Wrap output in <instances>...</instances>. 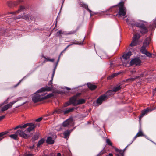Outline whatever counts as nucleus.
<instances>
[{
  "mask_svg": "<svg viewBox=\"0 0 156 156\" xmlns=\"http://www.w3.org/2000/svg\"><path fill=\"white\" fill-rule=\"evenodd\" d=\"M33 138L34 140H35L37 139L38 136H37L35 135L33 136Z\"/></svg>",
  "mask_w": 156,
  "mask_h": 156,
  "instance_id": "48",
  "label": "nucleus"
},
{
  "mask_svg": "<svg viewBox=\"0 0 156 156\" xmlns=\"http://www.w3.org/2000/svg\"><path fill=\"white\" fill-rule=\"evenodd\" d=\"M44 141L45 140L43 139H42L40 140L38 142V144H37V147H39L41 145L43 144V143L44 142Z\"/></svg>",
  "mask_w": 156,
  "mask_h": 156,
  "instance_id": "35",
  "label": "nucleus"
},
{
  "mask_svg": "<svg viewBox=\"0 0 156 156\" xmlns=\"http://www.w3.org/2000/svg\"><path fill=\"white\" fill-rule=\"evenodd\" d=\"M46 142L49 144H52L54 142V140L52 139V138L51 137H48L46 140Z\"/></svg>",
  "mask_w": 156,
  "mask_h": 156,
  "instance_id": "21",
  "label": "nucleus"
},
{
  "mask_svg": "<svg viewBox=\"0 0 156 156\" xmlns=\"http://www.w3.org/2000/svg\"><path fill=\"white\" fill-rule=\"evenodd\" d=\"M74 123L72 118H70L63 123V125L64 127H69L73 125Z\"/></svg>",
  "mask_w": 156,
  "mask_h": 156,
  "instance_id": "8",
  "label": "nucleus"
},
{
  "mask_svg": "<svg viewBox=\"0 0 156 156\" xmlns=\"http://www.w3.org/2000/svg\"><path fill=\"white\" fill-rule=\"evenodd\" d=\"M60 55H59V57H58V61H57V64L58 62L59 61V59H60Z\"/></svg>",
  "mask_w": 156,
  "mask_h": 156,
  "instance_id": "58",
  "label": "nucleus"
},
{
  "mask_svg": "<svg viewBox=\"0 0 156 156\" xmlns=\"http://www.w3.org/2000/svg\"><path fill=\"white\" fill-rule=\"evenodd\" d=\"M27 124H24L22 126L21 125H18L17 126H16V127L14 128L13 129L14 130H16L18 129L19 128H23L26 127V126Z\"/></svg>",
  "mask_w": 156,
  "mask_h": 156,
  "instance_id": "34",
  "label": "nucleus"
},
{
  "mask_svg": "<svg viewBox=\"0 0 156 156\" xmlns=\"http://www.w3.org/2000/svg\"><path fill=\"white\" fill-rule=\"evenodd\" d=\"M60 55H59V57H58V61H57V64L58 62L59 61V59H60Z\"/></svg>",
  "mask_w": 156,
  "mask_h": 156,
  "instance_id": "57",
  "label": "nucleus"
},
{
  "mask_svg": "<svg viewBox=\"0 0 156 156\" xmlns=\"http://www.w3.org/2000/svg\"><path fill=\"white\" fill-rule=\"evenodd\" d=\"M131 72L133 74L136 72V71L135 70H133L131 71Z\"/></svg>",
  "mask_w": 156,
  "mask_h": 156,
  "instance_id": "55",
  "label": "nucleus"
},
{
  "mask_svg": "<svg viewBox=\"0 0 156 156\" xmlns=\"http://www.w3.org/2000/svg\"><path fill=\"white\" fill-rule=\"evenodd\" d=\"M150 27L152 30H154L156 27V17L155 19L153 20V23L150 25Z\"/></svg>",
  "mask_w": 156,
  "mask_h": 156,
  "instance_id": "29",
  "label": "nucleus"
},
{
  "mask_svg": "<svg viewBox=\"0 0 156 156\" xmlns=\"http://www.w3.org/2000/svg\"><path fill=\"white\" fill-rule=\"evenodd\" d=\"M22 80H21L19 82V83L17 84L16 86V87L18 85L19 83H20L21 82V81Z\"/></svg>",
  "mask_w": 156,
  "mask_h": 156,
  "instance_id": "61",
  "label": "nucleus"
},
{
  "mask_svg": "<svg viewBox=\"0 0 156 156\" xmlns=\"http://www.w3.org/2000/svg\"><path fill=\"white\" fill-rule=\"evenodd\" d=\"M29 147L30 149H33L34 148V145H33V146H30Z\"/></svg>",
  "mask_w": 156,
  "mask_h": 156,
  "instance_id": "54",
  "label": "nucleus"
},
{
  "mask_svg": "<svg viewBox=\"0 0 156 156\" xmlns=\"http://www.w3.org/2000/svg\"><path fill=\"white\" fill-rule=\"evenodd\" d=\"M7 133L6 132H2L0 133V137L2 136L3 135H5Z\"/></svg>",
  "mask_w": 156,
  "mask_h": 156,
  "instance_id": "43",
  "label": "nucleus"
},
{
  "mask_svg": "<svg viewBox=\"0 0 156 156\" xmlns=\"http://www.w3.org/2000/svg\"><path fill=\"white\" fill-rule=\"evenodd\" d=\"M42 92H40L39 93H38L37 92V91H36V92L35 94H33L32 98V99L33 102L34 103H35L41 101L42 100L44 99H45V97H43V95L42 94H37V93Z\"/></svg>",
  "mask_w": 156,
  "mask_h": 156,
  "instance_id": "6",
  "label": "nucleus"
},
{
  "mask_svg": "<svg viewBox=\"0 0 156 156\" xmlns=\"http://www.w3.org/2000/svg\"><path fill=\"white\" fill-rule=\"evenodd\" d=\"M113 91L112 90H109L107 91L106 94L104 95H105L106 96V99L109 96L112 94Z\"/></svg>",
  "mask_w": 156,
  "mask_h": 156,
  "instance_id": "33",
  "label": "nucleus"
},
{
  "mask_svg": "<svg viewBox=\"0 0 156 156\" xmlns=\"http://www.w3.org/2000/svg\"><path fill=\"white\" fill-rule=\"evenodd\" d=\"M140 51L142 54H144L149 57H151V54L148 52L146 49L140 50Z\"/></svg>",
  "mask_w": 156,
  "mask_h": 156,
  "instance_id": "18",
  "label": "nucleus"
},
{
  "mask_svg": "<svg viewBox=\"0 0 156 156\" xmlns=\"http://www.w3.org/2000/svg\"><path fill=\"white\" fill-rule=\"evenodd\" d=\"M8 109L5 105L2 108L1 111L2 112H4L7 110Z\"/></svg>",
  "mask_w": 156,
  "mask_h": 156,
  "instance_id": "39",
  "label": "nucleus"
},
{
  "mask_svg": "<svg viewBox=\"0 0 156 156\" xmlns=\"http://www.w3.org/2000/svg\"><path fill=\"white\" fill-rule=\"evenodd\" d=\"M138 135L137 134L134 137V140H135L136 138L137 137H138Z\"/></svg>",
  "mask_w": 156,
  "mask_h": 156,
  "instance_id": "56",
  "label": "nucleus"
},
{
  "mask_svg": "<svg viewBox=\"0 0 156 156\" xmlns=\"http://www.w3.org/2000/svg\"><path fill=\"white\" fill-rule=\"evenodd\" d=\"M116 7L119 10L118 14H117L116 15L118 16V17H120L121 16H124L126 13V8L124 5V3L123 2H121L117 6H112L110 9L108 10L110 11V9L113 7Z\"/></svg>",
  "mask_w": 156,
  "mask_h": 156,
  "instance_id": "2",
  "label": "nucleus"
},
{
  "mask_svg": "<svg viewBox=\"0 0 156 156\" xmlns=\"http://www.w3.org/2000/svg\"><path fill=\"white\" fill-rule=\"evenodd\" d=\"M145 22L140 20L134 23H132L130 25V27H132L133 32L135 31L134 27H136L140 28V31L141 33L142 34H144L148 31L147 28L145 25Z\"/></svg>",
  "mask_w": 156,
  "mask_h": 156,
  "instance_id": "1",
  "label": "nucleus"
},
{
  "mask_svg": "<svg viewBox=\"0 0 156 156\" xmlns=\"http://www.w3.org/2000/svg\"><path fill=\"white\" fill-rule=\"evenodd\" d=\"M140 63V60L138 58H135L132 60L130 62L129 66L133 65H136V66L139 65Z\"/></svg>",
  "mask_w": 156,
  "mask_h": 156,
  "instance_id": "9",
  "label": "nucleus"
},
{
  "mask_svg": "<svg viewBox=\"0 0 156 156\" xmlns=\"http://www.w3.org/2000/svg\"><path fill=\"white\" fill-rule=\"evenodd\" d=\"M4 135H3L2 136L0 137V141H1L2 140V139L4 138Z\"/></svg>",
  "mask_w": 156,
  "mask_h": 156,
  "instance_id": "52",
  "label": "nucleus"
},
{
  "mask_svg": "<svg viewBox=\"0 0 156 156\" xmlns=\"http://www.w3.org/2000/svg\"><path fill=\"white\" fill-rule=\"evenodd\" d=\"M106 143L109 145L110 146H112V144L110 140L109 139H107L106 140Z\"/></svg>",
  "mask_w": 156,
  "mask_h": 156,
  "instance_id": "38",
  "label": "nucleus"
},
{
  "mask_svg": "<svg viewBox=\"0 0 156 156\" xmlns=\"http://www.w3.org/2000/svg\"><path fill=\"white\" fill-rule=\"evenodd\" d=\"M83 44V41L80 42L75 43V42H73L71 44H69L67 46V47L62 52V53L63 52L66 50L70 46L72 45L73 44H78L79 45H82Z\"/></svg>",
  "mask_w": 156,
  "mask_h": 156,
  "instance_id": "20",
  "label": "nucleus"
},
{
  "mask_svg": "<svg viewBox=\"0 0 156 156\" xmlns=\"http://www.w3.org/2000/svg\"><path fill=\"white\" fill-rule=\"evenodd\" d=\"M138 136H140L143 135V132L140 130L137 133Z\"/></svg>",
  "mask_w": 156,
  "mask_h": 156,
  "instance_id": "40",
  "label": "nucleus"
},
{
  "mask_svg": "<svg viewBox=\"0 0 156 156\" xmlns=\"http://www.w3.org/2000/svg\"><path fill=\"white\" fill-rule=\"evenodd\" d=\"M139 77V76H136L134 78H128L126 80V81L127 83H130L136 79L138 78Z\"/></svg>",
  "mask_w": 156,
  "mask_h": 156,
  "instance_id": "24",
  "label": "nucleus"
},
{
  "mask_svg": "<svg viewBox=\"0 0 156 156\" xmlns=\"http://www.w3.org/2000/svg\"><path fill=\"white\" fill-rule=\"evenodd\" d=\"M25 124H27L26 127L28 126H29L28 128L27 129V130L29 132L33 130L36 126V125H35L32 123H26Z\"/></svg>",
  "mask_w": 156,
  "mask_h": 156,
  "instance_id": "13",
  "label": "nucleus"
},
{
  "mask_svg": "<svg viewBox=\"0 0 156 156\" xmlns=\"http://www.w3.org/2000/svg\"><path fill=\"white\" fill-rule=\"evenodd\" d=\"M137 41L133 39L132 42L130 45V46H134L137 45Z\"/></svg>",
  "mask_w": 156,
  "mask_h": 156,
  "instance_id": "30",
  "label": "nucleus"
},
{
  "mask_svg": "<svg viewBox=\"0 0 156 156\" xmlns=\"http://www.w3.org/2000/svg\"><path fill=\"white\" fill-rule=\"evenodd\" d=\"M119 74L118 73H114V74H112L111 76H110L108 78L109 79H110V77H111V78H113L114 77L116 76V75H118Z\"/></svg>",
  "mask_w": 156,
  "mask_h": 156,
  "instance_id": "42",
  "label": "nucleus"
},
{
  "mask_svg": "<svg viewBox=\"0 0 156 156\" xmlns=\"http://www.w3.org/2000/svg\"><path fill=\"white\" fill-rule=\"evenodd\" d=\"M61 34L66 35H67V32H66V31L62 32V30H60L58 31L56 33V35L58 36H59L60 35V34Z\"/></svg>",
  "mask_w": 156,
  "mask_h": 156,
  "instance_id": "31",
  "label": "nucleus"
},
{
  "mask_svg": "<svg viewBox=\"0 0 156 156\" xmlns=\"http://www.w3.org/2000/svg\"><path fill=\"white\" fill-rule=\"evenodd\" d=\"M62 53H61V54H60V55H60V56H61V54H62Z\"/></svg>",
  "mask_w": 156,
  "mask_h": 156,
  "instance_id": "63",
  "label": "nucleus"
},
{
  "mask_svg": "<svg viewBox=\"0 0 156 156\" xmlns=\"http://www.w3.org/2000/svg\"><path fill=\"white\" fill-rule=\"evenodd\" d=\"M33 155L32 154H28L26 155V156H33Z\"/></svg>",
  "mask_w": 156,
  "mask_h": 156,
  "instance_id": "53",
  "label": "nucleus"
},
{
  "mask_svg": "<svg viewBox=\"0 0 156 156\" xmlns=\"http://www.w3.org/2000/svg\"><path fill=\"white\" fill-rule=\"evenodd\" d=\"M9 101V98H8L6 100L5 102H4V103H5L6 104V103H7L8 102V101Z\"/></svg>",
  "mask_w": 156,
  "mask_h": 156,
  "instance_id": "51",
  "label": "nucleus"
},
{
  "mask_svg": "<svg viewBox=\"0 0 156 156\" xmlns=\"http://www.w3.org/2000/svg\"><path fill=\"white\" fill-rule=\"evenodd\" d=\"M23 18L27 21L33 20H35L34 16L31 13H29L27 14H24L22 16H19L18 17L15 18V19L11 18L9 20L8 22L10 23L11 21L13 20L14 21L17 19L20 18Z\"/></svg>",
  "mask_w": 156,
  "mask_h": 156,
  "instance_id": "3",
  "label": "nucleus"
},
{
  "mask_svg": "<svg viewBox=\"0 0 156 156\" xmlns=\"http://www.w3.org/2000/svg\"><path fill=\"white\" fill-rule=\"evenodd\" d=\"M5 117V115L0 116V121L3 119Z\"/></svg>",
  "mask_w": 156,
  "mask_h": 156,
  "instance_id": "47",
  "label": "nucleus"
},
{
  "mask_svg": "<svg viewBox=\"0 0 156 156\" xmlns=\"http://www.w3.org/2000/svg\"><path fill=\"white\" fill-rule=\"evenodd\" d=\"M70 132L69 130H67L65 131L64 133V138H67L68 136H69Z\"/></svg>",
  "mask_w": 156,
  "mask_h": 156,
  "instance_id": "32",
  "label": "nucleus"
},
{
  "mask_svg": "<svg viewBox=\"0 0 156 156\" xmlns=\"http://www.w3.org/2000/svg\"><path fill=\"white\" fill-rule=\"evenodd\" d=\"M42 119V117H40V118H38V119H37L36 120V122H40L41 121Z\"/></svg>",
  "mask_w": 156,
  "mask_h": 156,
  "instance_id": "45",
  "label": "nucleus"
},
{
  "mask_svg": "<svg viewBox=\"0 0 156 156\" xmlns=\"http://www.w3.org/2000/svg\"><path fill=\"white\" fill-rule=\"evenodd\" d=\"M12 139L15 140H17L18 138V135L16 131L15 133L11 134L9 136Z\"/></svg>",
  "mask_w": 156,
  "mask_h": 156,
  "instance_id": "25",
  "label": "nucleus"
},
{
  "mask_svg": "<svg viewBox=\"0 0 156 156\" xmlns=\"http://www.w3.org/2000/svg\"><path fill=\"white\" fill-rule=\"evenodd\" d=\"M65 0H62V5H63L64 2V1Z\"/></svg>",
  "mask_w": 156,
  "mask_h": 156,
  "instance_id": "62",
  "label": "nucleus"
},
{
  "mask_svg": "<svg viewBox=\"0 0 156 156\" xmlns=\"http://www.w3.org/2000/svg\"><path fill=\"white\" fill-rule=\"evenodd\" d=\"M104 154V152L102 151H101L98 155V156H99Z\"/></svg>",
  "mask_w": 156,
  "mask_h": 156,
  "instance_id": "49",
  "label": "nucleus"
},
{
  "mask_svg": "<svg viewBox=\"0 0 156 156\" xmlns=\"http://www.w3.org/2000/svg\"><path fill=\"white\" fill-rule=\"evenodd\" d=\"M150 41V38L149 37H147L144 41L143 46L141 47L140 50L146 49V48L149 45Z\"/></svg>",
  "mask_w": 156,
  "mask_h": 156,
  "instance_id": "12",
  "label": "nucleus"
},
{
  "mask_svg": "<svg viewBox=\"0 0 156 156\" xmlns=\"http://www.w3.org/2000/svg\"><path fill=\"white\" fill-rule=\"evenodd\" d=\"M74 110L73 108H67L66 110H64V114L66 115L70 112H72Z\"/></svg>",
  "mask_w": 156,
  "mask_h": 156,
  "instance_id": "22",
  "label": "nucleus"
},
{
  "mask_svg": "<svg viewBox=\"0 0 156 156\" xmlns=\"http://www.w3.org/2000/svg\"><path fill=\"white\" fill-rule=\"evenodd\" d=\"M47 60L51 62H53L54 61V58L51 59L50 58H47Z\"/></svg>",
  "mask_w": 156,
  "mask_h": 156,
  "instance_id": "46",
  "label": "nucleus"
},
{
  "mask_svg": "<svg viewBox=\"0 0 156 156\" xmlns=\"http://www.w3.org/2000/svg\"><path fill=\"white\" fill-rule=\"evenodd\" d=\"M121 88L120 86H117L114 87L113 89V91L114 92H116L120 90Z\"/></svg>",
  "mask_w": 156,
  "mask_h": 156,
  "instance_id": "36",
  "label": "nucleus"
},
{
  "mask_svg": "<svg viewBox=\"0 0 156 156\" xmlns=\"http://www.w3.org/2000/svg\"><path fill=\"white\" fill-rule=\"evenodd\" d=\"M106 99V96L105 95H102L100 96L97 100V103L99 105H101L102 102Z\"/></svg>",
  "mask_w": 156,
  "mask_h": 156,
  "instance_id": "14",
  "label": "nucleus"
},
{
  "mask_svg": "<svg viewBox=\"0 0 156 156\" xmlns=\"http://www.w3.org/2000/svg\"><path fill=\"white\" fill-rule=\"evenodd\" d=\"M133 39L136 40V41H137V40L140 37V35L136 33L134 34L133 33Z\"/></svg>",
  "mask_w": 156,
  "mask_h": 156,
  "instance_id": "27",
  "label": "nucleus"
},
{
  "mask_svg": "<svg viewBox=\"0 0 156 156\" xmlns=\"http://www.w3.org/2000/svg\"><path fill=\"white\" fill-rule=\"evenodd\" d=\"M17 101V100L13 101L10 102L9 104H7L5 105L7 109H8L9 108H10L11 107H12L13 105Z\"/></svg>",
  "mask_w": 156,
  "mask_h": 156,
  "instance_id": "26",
  "label": "nucleus"
},
{
  "mask_svg": "<svg viewBox=\"0 0 156 156\" xmlns=\"http://www.w3.org/2000/svg\"><path fill=\"white\" fill-rule=\"evenodd\" d=\"M71 103L70 101V100H69V103H68V102H66L65 103V104H64V106H63V107H66V106H68L70 104H71Z\"/></svg>",
  "mask_w": 156,
  "mask_h": 156,
  "instance_id": "41",
  "label": "nucleus"
},
{
  "mask_svg": "<svg viewBox=\"0 0 156 156\" xmlns=\"http://www.w3.org/2000/svg\"><path fill=\"white\" fill-rule=\"evenodd\" d=\"M155 90H156V88L154 89Z\"/></svg>",
  "mask_w": 156,
  "mask_h": 156,
  "instance_id": "64",
  "label": "nucleus"
},
{
  "mask_svg": "<svg viewBox=\"0 0 156 156\" xmlns=\"http://www.w3.org/2000/svg\"><path fill=\"white\" fill-rule=\"evenodd\" d=\"M55 68L53 71V73L52 74L51 79L49 82L48 83V85L50 86L49 87L45 86L44 87L41 88L37 91V92L39 93L40 92H43L44 91H50L52 90L53 89V87L52 84V80H53L54 75L55 72Z\"/></svg>",
  "mask_w": 156,
  "mask_h": 156,
  "instance_id": "4",
  "label": "nucleus"
},
{
  "mask_svg": "<svg viewBox=\"0 0 156 156\" xmlns=\"http://www.w3.org/2000/svg\"><path fill=\"white\" fill-rule=\"evenodd\" d=\"M25 8L24 6L23 5H21L18 9L15 12H11L10 13L12 14H16L18 13H20L21 12H23L24 11Z\"/></svg>",
  "mask_w": 156,
  "mask_h": 156,
  "instance_id": "16",
  "label": "nucleus"
},
{
  "mask_svg": "<svg viewBox=\"0 0 156 156\" xmlns=\"http://www.w3.org/2000/svg\"><path fill=\"white\" fill-rule=\"evenodd\" d=\"M78 28H77L76 30L72 31H70L68 32H67V35H71L72 34H75L77 31L78 30Z\"/></svg>",
  "mask_w": 156,
  "mask_h": 156,
  "instance_id": "37",
  "label": "nucleus"
},
{
  "mask_svg": "<svg viewBox=\"0 0 156 156\" xmlns=\"http://www.w3.org/2000/svg\"><path fill=\"white\" fill-rule=\"evenodd\" d=\"M87 86L88 88L91 90L95 89L97 87V86L96 85L92 84L90 83H88Z\"/></svg>",
  "mask_w": 156,
  "mask_h": 156,
  "instance_id": "23",
  "label": "nucleus"
},
{
  "mask_svg": "<svg viewBox=\"0 0 156 156\" xmlns=\"http://www.w3.org/2000/svg\"><path fill=\"white\" fill-rule=\"evenodd\" d=\"M52 96V94H48V95H47L46 96H44V97H45V98H50L51 97V96Z\"/></svg>",
  "mask_w": 156,
  "mask_h": 156,
  "instance_id": "44",
  "label": "nucleus"
},
{
  "mask_svg": "<svg viewBox=\"0 0 156 156\" xmlns=\"http://www.w3.org/2000/svg\"><path fill=\"white\" fill-rule=\"evenodd\" d=\"M81 5L82 7L86 9L88 11L90 12V16H91V11L88 9V5L84 4H81Z\"/></svg>",
  "mask_w": 156,
  "mask_h": 156,
  "instance_id": "28",
  "label": "nucleus"
},
{
  "mask_svg": "<svg viewBox=\"0 0 156 156\" xmlns=\"http://www.w3.org/2000/svg\"><path fill=\"white\" fill-rule=\"evenodd\" d=\"M44 156H55V154L54 153H51L50 154V156H48L47 155H45Z\"/></svg>",
  "mask_w": 156,
  "mask_h": 156,
  "instance_id": "50",
  "label": "nucleus"
},
{
  "mask_svg": "<svg viewBox=\"0 0 156 156\" xmlns=\"http://www.w3.org/2000/svg\"><path fill=\"white\" fill-rule=\"evenodd\" d=\"M66 89H67V90H70V89L69 88L66 87Z\"/></svg>",
  "mask_w": 156,
  "mask_h": 156,
  "instance_id": "59",
  "label": "nucleus"
},
{
  "mask_svg": "<svg viewBox=\"0 0 156 156\" xmlns=\"http://www.w3.org/2000/svg\"><path fill=\"white\" fill-rule=\"evenodd\" d=\"M17 132L18 135H19L21 137L27 139L28 137V136L27 134H25L24 132L21 130H18Z\"/></svg>",
  "mask_w": 156,
  "mask_h": 156,
  "instance_id": "15",
  "label": "nucleus"
},
{
  "mask_svg": "<svg viewBox=\"0 0 156 156\" xmlns=\"http://www.w3.org/2000/svg\"><path fill=\"white\" fill-rule=\"evenodd\" d=\"M129 145H128L123 150H119L118 149L116 148L115 150L117 153L115 154V156H124V153L125 150L126 148Z\"/></svg>",
  "mask_w": 156,
  "mask_h": 156,
  "instance_id": "10",
  "label": "nucleus"
},
{
  "mask_svg": "<svg viewBox=\"0 0 156 156\" xmlns=\"http://www.w3.org/2000/svg\"><path fill=\"white\" fill-rule=\"evenodd\" d=\"M144 74H142L140 75V76H141L142 77H143L144 76Z\"/></svg>",
  "mask_w": 156,
  "mask_h": 156,
  "instance_id": "60",
  "label": "nucleus"
},
{
  "mask_svg": "<svg viewBox=\"0 0 156 156\" xmlns=\"http://www.w3.org/2000/svg\"><path fill=\"white\" fill-rule=\"evenodd\" d=\"M155 108L152 109L151 108H147V109L144 110L142 111V113L140 115L139 117L140 120V119L144 116V115H147L148 112H151Z\"/></svg>",
  "mask_w": 156,
  "mask_h": 156,
  "instance_id": "11",
  "label": "nucleus"
},
{
  "mask_svg": "<svg viewBox=\"0 0 156 156\" xmlns=\"http://www.w3.org/2000/svg\"><path fill=\"white\" fill-rule=\"evenodd\" d=\"M131 55V52L130 51H129L126 53H124L123 54L122 56L123 58L122 63L123 66H125L126 67L129 66L128 65L129 62V58Z\"/></svg>",
  "mask_w": 156,
  "mask_h": 156,
  "instance_id": "5",
  "label": "nucleus"
},
{
  "mask_svg": "<svg viewBox=\"0 0 156 156\" xmlns=\"http://www.w3.org/2000/svg\"><path fill=\"white\" fill-rule=\"evenodd\" d=\"M64 107H63L58 109L55 110L54 111H53L52 112V113L51 114V115H53L55 113H56L57 114H59L62 113H64Z\"/></svg>",
  "mask_w": 156,
  "mask_h": 156,
  "instance_id": "17",
  "label": "nucleus"
},
{
  "mask_svg": "<svg viewBox=\"0 0 156 156\" xmlns=\"http://www.w3.org/2000/svg\"><path fill=\"white\" fill-rule=\"evenodd\" d=\"M18 4V2H10L8 3V5L9 7H12L16 6Z\"/></svg>",
  "mask_w": 156,
  "mask_h": 156,
  "instance_id": "19",
  "label": "nucleus"
},
{
  "mask_svg": "<svg viewBox=\"0 0 156 156\" xmlns=\"http://www.w3.org/2000/svg\"><path fill=\"white\" fill-rule=\"evenodd\" d=\"M70 101L71 103L73 105H76L84 103L85 102V100L83 99H81L77 100V96H74L70 98Z\"/></svg>",
  "mask_w": 156,
  "mask_h": 156,
  "instance_id": "7",
  "label": "nucleus"
}]
</instances>
